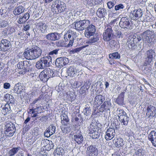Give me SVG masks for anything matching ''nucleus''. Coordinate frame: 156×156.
<instances>
[{"mask_svg":"<svg viewBox=\"0 0 156 156\" xmlns=\"http://www.w3.org/2000/svg\"><path fill=\"white\" fill-rule=\"evenodd\" d=\"M141 36L144 41L147 43L149 46L156 42V38L153 31L147 30L141 34Z\"/></svg>","mask_w":156,"mask_h":156,"instance_id":"f257e3e1","label":"nucleus"},{"mask_svg":"<svg viewBox=\"0 0 156 156\" xmlns=\"http://www.w3.org/2000/svg\"><path fill=\"white\" fill-rule=\"evenodd\" d=\"M51 58L50 56L41 58L36 64V67L39 69H43L49 67L51 63Z\"/></svg>","mask_w":156,"mask_h":156,"instance_id":"f03ea898","label":"nucleus"},{"mask_svg":"<svg viewBox=\"0 0 156 156\" xmlns=\"http://www.w3.org/2000/svg\"><path fill=\"white\" fill-rule=\"evenodd\" d=\"M89 133L90 136L94 139L98 138L100 135L101 130L96 125L90 124L89 126Z\"/></svg>","mask_w":156,"mask_h":156,"instance_id":"7ed1b4c3","label":"nucleus"},{"mask_svg":"<svg viewBox=\"0 0 156 156\" xmlns=\"http://www.w3.org/2000/svg\"><path fill=\"white\" fill-rule=\"evenodd\" d=\"M40 98L39 97L35 99L33 102L31 103L32 107L31 109H30L29 110L30 112H32V113H41V101H40Z\"/></svg>","mask_w":156,"mask_h":156,"instance_id":"20e7f679","label":"nucleus"},{"mask_svg":"<svg viewBox=\"0 0 156 156\" xmlns=\"http://www.w3.org/2000/svg\"><path fill=\"white\" fill-rule=\"evenodd\" d=\"M90 23L88 20H83L76 21L73 24L75 26V29L79 31L82 30L86 28Z\"/></svg>","mask_w":156,"mask_h":156,"instance_id":"39448f33","label":"nucleus"},{"mask_svg":"<svg viewBox=\"0 0 156 156\" xmlns=\"http://www.w3.org/2000/svg\"><path fill=\"white\" fill-rule=\"evenodd\" d=\"M156 55V53L154 49H150L147 50L145 53L146 57L144 65L147 66L148 64L149 65L153 61Z\"/></svg>","mask_w":156,"mask_h":156,"instance_id":"423d86ee","label":"nucleus"},{"mask_svg":"<svg viewBox=\"0 0 156 156\" xmlns=\"http://www.w3.org/2000/svg\"><path fill=\"white\" fill-rule=\"evenodd\" d=\"M120 27L124 29L131 30L133 28V24L126 17H122L120 20L119 23Z\"/></svg>","mask_w":156,"mask_h":156,"instance_id":"0eeeda50","label":"nucleus"},{"mask_svg":"<svg viewBox=\"0 0 156 156\" xmlns=\"http://www.w3.org/2000/svg\"><path fill=\"white\" fill-rule=\"evenodd\" d=\"M5 133L9 136H12L16 131L15 125L11 122L7 123L5 125Z\"/></svg>","mask_w":156,"mask_h":156,"instance_id":"6e6552de","label":"nucleus"},{"mask_svg":"<svg viewBox=\"0 0 156 156\" xmlns=\"http://www.w3.org/2000/svg\"><path fill=\"white\" fill-rule=\"evenodd\" d=\"M53 7H56L58 12L61 13L64 12L66 9V4L64 2L59 0H55L53 2Z\"/></svg>","mask_w":156,"mask_h":156,"instance_id":"1a4fd4ad","label":"nucleus"},{"mask_svg":"<svg viewBox=\"0 0 156 156\" xmlns=\"http://www.w3.org/2000/svg\"><path fill=\"white\" fill-rule=\"evenodd\" d=\"M11 47V42L7 39H2L0 43V51H9Z\"/></svg>","mask_w":156,"mask_h":156,"instance_id":"9d476101","label":"nucleus"},{"mask_svg":"<svg viewBox=\"0 0 156 156\" xmlns=\"http://www.w3.org/2000/svg\"><path fill=\"white\" fill-rule=\"evenodd\" d=\"M96 32V29L94 26L93 25H89L86 27L84 32L85 37L89 38L92 36H94Z\"/></svg>","mask_w":156,"mask_h":156,"instance_id":"9b49d317","label":"nucleus"},{"mask_svg":"<svg viewBox=\"0 0 156 156\" xmlns=\"http://www.w3.org/2000/svg\"><path fill=\"white\" fill-rule=\"evenodd\" d=\"M143 15L142 11L140 9H135L131 11L129 17L133 20H136L141 18Z\"/></svg>","mask_w":156,"mask_h":156,"instance_id":"f8f14e48","label":"nucleus"},{"mask_svg":"<svg viewBox=\"0 0 156 156\" xmlns=\"http://www.w3.org/2000/svg\"><path fill=\"white\" fill-rule=\"evenodd\" d=\"M97 148L93 145H90L87 147L86 151L87 156H97L98 154Z\"/></svg>","mask_w":156,"mask_h":156,"instance_id":"ddd939ff","label":"nucleus"},{"mask_svg":"<svg viewBox=\"0 0 156 156\" xmlns=\"http://www.w3.org/2000/svg\"><path fill=\"white\" fill-rule=\"evenodd\" d=\"M146 116L148 118H151L154 117H156V108L151 105L148 106L147 108Z\"/></svg>","mask_w":156,"mask_h":156,"instance_id":"4468645a","label":"nucleus"},{"mask_svg":"<svg viewBox=\"0 0 156 156\" xmlns=\"http://www.w3.org/2000/svg\"><path fill=\"white\" fill-rule=\"evenodd\" d=\"M47 25L42 22H40L35 24V29L40 30L43 34L47 32Z\"/></svg>","mask_w":156,"mask_h":156,"instance_id":"2eb2a0df","label":"nucleus"},{"mask_svg":"<svg viewBox=\"0 0 156 156\" xmlns=\"http://www.w3.org/2000/svg\"><path fill=\"white\" fill-rule=\"evenodd\" d=\"M69 62L68 58L66 57H60L56 59L55 64L58 68H62L67 64Z\"/></svg>","mask_w":156,"mask_h":156,"instance_id":"dca6fc26","label":"nucleus"},{"mask_svg":"<svg viewBox=\"0 0 156 156\" xmlns=\"http://www.w3.org/2000/svg\"><path fill=\"white\" fill-rule=\"evenodd\" d=\"M112 27L109 26L106 30L105 32L103 33V39L105 41H109L112 38Z\"/></svg>","mask_w":156,"mask_h":156,"instance_id":"f3484780","label":"nucleus"},{"mask_svg":"<svg viewBox=\"0 0 156 156\" xmlns=\"http://www.w3.org/2000/svg\"><path fill=\"white\" fill-rule=\"evenodd\" d=\"M34 59L38 58L41 55L42 50L39 47L34 46L30 49Z\"/></svg>","mask_w":156,"mask_h":156,"instance_id":"a211bd4d","label":"nucleus"},{"mask_svg":"<svg viewBox=\"0 0 156 156\" xmlns=\"http://www.w3.org/2000/svg\"><path fill=\"white\" fill-rule=\"evenodd\" d=\"M61 34L56 32L51 33L46 35V38L49 41H55L60 39Z\"/></svg>","mask_w":156,"mask_h":156,"instance_id":"6ab92c4d","label":"nucleus"},{"mask_svg":"<svg viewBox=\"0 0 156 156\" xmlns=\"http://www.w3.org/2000/svg\"><path fill=\"white\" fill-rule=\"evenodd\" d=\"M115 132L114 128H109L106 132L105 138L106 140H108L112 139L114 137Z\"/></svg>","mask_w":156,"mask_h":156,"instance_id":"aec40b11","label":"nucleus"},{"mask_svg":"<svg viewBox=\"0 0 156 156\" xmlns=\"http://www.w3.org/2000/svg\"><path fill=\"white\" fill-rule=\"evenodd\" d=\"M148 138L152 145L156 147V132L151 131L148 136Z\"/></svg>","mask_w":156,"mask_h":156,"instance_id":"412c9836","label":"nucleus"},{"mask_svg":"<svg viewBox=\"0 0 156 156\" xmlns=\"http://www.w3.org/2000/svg\"><path fill=\"white\" fill-rule=\"evenodd\" d=\"M25 90V88L23 84L20 83H18L15 84L13 91L15 93L20 94L22 92H23Z\"/></svg>","mask_w":156,"mask_h":156,"instance_id":"4be33fe9","label":"nucleus"},{"mask_svg":"<svg viewBox=\"0 0 156 156\" xmlns=\"http://www.w3.org/2000/svg\"><path fill=\"white\" fill-rule=\"evenodd\" d=\"M111 102L109 101L104 102L100 108L99 111L102 112L105 111L109 110L111 107Z\"/></svg>","mask_w":156,"mask_h":156,"instance_id":"5701e85b","label":"nucleus"},{"mask_svg":"<svg viewBox=\"0 0 156 156\" xmlns=\"http://www.w3.org/2000/svg\"><path fill=\"white\" fill-rule=\"evenodd\" d=\"M96 14L100 18H102L107 15L106 10L104 8H100L97 10Z\"/></svg>","mask_w":156,"mask_h":156,"instance_id":"b1692460","label":"nucleus"},{"mask_svg":"<svg viewBox=\"0 0 156 156\" xmlns=\"http://www.w3.org/2000/svg\"><path fill=\"white\" fill-rule=\"evenodd\" d=\"M79 72L78 70L72 66L69 67L67 71L68 75L71 77L76 76Z\"/></svg>","mask_w":156,"mask_h":156,"instance_id":"393cba45","label":"nucleus"},{"mask_svg":"<svg viewBox=\"0 0 156 156\" xmlns=\"http://www.w3.org/2000/svg\"><path fill=\"white\" fill-rule=\"evenodd\" d=\"M105 99L104 97L101 95H98L96 96L94 99V104L95 105H100L104 101Z\"/></svg>","mask_w":156,"mask_h":156,"instance_id":"a878e982","label":"nucleus"},{"mask_svg":"<svg viewBox=\"0 0 156 156\" xmlns=\"http://www.w3.org/2000/svg\"><path fill=\"white\" fill-rule=\"evenodd\" d=\"M4 100L8 102L7 103H9L12 105L14 104V98L12 95L9 94H6L4 96Z\"/></svg>","mask_w":156,"mask_h":156,"instance_id":"bb28decb","label":"nucleus"},{"mask_svg":"<svg viewBox=\"0 0 156 156\" xmlns=\"http://www.w3.org/2000/svg\"><path fill=\"white\" fill-rule=\"evenodd\" d=\"M74 139L76 142L80 144L82 143L83 138L82 134L80 133H76L74 136Z\"/></svg>","mask_w":156,"mask_h":156,"instance_id":"cd10ccee","label":"nucleus"},{"mask_svg":"<svg viewBox=\"0 0 156 156\" xmlns=\"http://www.w3.org/2000/svg\"><path fill=\"white\" fill-rule=\"evenodd\" d=\"M119 119L122 124L127 126L129 121V118L126 114L125 115H123V116H122Z\"/></svg>","mask_w":156,"mask_h":156,"instance_id":"c85d7f7f","label":"nucleus"},{"mask_svg":"<svg viewBox=\"0 0 156 156\" xmlns=\"http://www.w3.org/2000/svg\"><path fill=\"white\" fill-rule=\"evenodd\" d=\"M25 9L22 6H19L16 7L13 10V13L15 15L21 14L24 12Z\"/></svg>","mask_w":156,"mask_h":156,"instance_id":"c756f323","label":"nucleus"},{"mask_svg":"<svg viewBox=\"0 0 156 156\" xmlns=\"http://www.w3.org/2000/svg\"><path fill=\"white\" fill-rule=\"evenodd\" d=\"M123 140L121 138H115L114 140L113 143L117 147H119L122 146L124 144Z\"/></svg>","mask_w":156,"mask_h":156,"instance_id":"7c9ffc66","label":"nucleus"},{"mask_svg":"<svg viewBox=\"0 0 156 156\" xmlns=\"http://www.w3.org/2000/svg\"><path fill=\"white\" fill-rule=\"evenodd\" d=\"M30 16L28 13H25L23 16L20 17L18 22L20 24L23 23L25 22L29 18Z\"/></svg>","mask_w":156,"mask_h":156,"instance_id":"2f4dec72","label":"nucleus"},{"mask_svg":"<svg viewBox=\"0 0 156 156\" xmlns=\"http://www.w3.org/2000/svg\"><path fill=\"white\" fill-rule=\"evenodd\" d=\"M136 44L137 43L135 42L134 40L132 38L129 40H128L127 44L129 49H133L136 47Z\"/></svg>","mask_w":156,"mask_h":156,"instance_id":"473e14b6","label":"nucleus"},{"mask_svg":"<svg viewBox=\"0 0 156 156\" xmlns=\"http://www.w3.org/2000/svg\"><path fill=\"white\" fill-rule=\"evenodd\" d=\"M66 98L69 101L72 102L74 101L76 98L74 94L70 91L67 92L66 93Z\"/></svg>","mask_w":156,"mask_h":156,"instance_id":"72a5a7b5","label":"nucleus"},{"mask_svg":"<svg viewBox=\"0 0 156 156\" xmlns=\"http://www.w3.org/2000/svg\"><path fill=\"white\" fill-rule=\"evenodd\" d=\"M23 55L24 57H25L27 59H34L30 49L28 50L25 51L23 53Z\"/></svg>","mask_w":156,"mask_h":156,"instance_id":"f704fd0d","label":"nucleus"},{"mask_svg":"<svg viewBox=\"0 0 156 156\" xmlns=\"http://www.w3.org/2000/svg\"><path fill=\"white\" fill-rule=\"evenodd\" d=\"M124 93V92H122L116 100L117 103L119 105H121L123 104Z\"/></svg>","mask_w":156,"mask_h":156,"instance_id":"c9c22d12","label":"nucleus"},{"mask_svg":"<svg viewBox=\"0 0 156 156\" xmlns=\"http://www.w3.org/2000/svg\"><path fill=\"white\" fill-rule=\"evenodd\" d=\"M42 81H47L48 79L45 70H44L40 73L39 74V79Z\"/></svg>","mask_w":156,"mask_h":156,"instance_id":"e433bc0d","label":"nucleus"},{"mask_svg":"<svg viewBox=\"0 0 156 156\" xmlns=\"http://www.w3.org/2000/svg\"><path fill=\"white\" fill-rule=\"evenodd\" d=\"M24 69L25 71L26 72H28L30 71L31 69V63L30 61H24Z\"/></svg>","mask_w":156,"mask_h":156,"instance_id":"4c0bfd02","label":"nucleus"},{"mask_svg":"<svg viewBox=\"0 0 156 156\" xmlns=\"http://www.w3.org/2000/svg\"><path fill=\"white\" fill-rule=\"evenodd\" d=\"M99 40V37L96 35H94L93 37H91L86 43L87 44H89L91 45L93 43L97 42Z\"/></svg>","mask_w":156,"mask_h":156,"instance_id":"58836bf2","label":"nucleus"},{"mask_svg":"<svg viewBox=\"0 0 156 156\" xmlns=\"http://www.w3.org/2000/svg\"><path fill=\"white\" fill-rule=\"evenodd\" d=\"M20 149V147H13L8 152V154L9 156H14Z\"/></svg>","mask_w":156,"mask_h":156,"instance_id":"ea45409f","label":"nucleus"},{"mask_svg":"<svg viewBox=\"0 0 156 156\" xmlns=\"http://www.w3.org/2000/svg\"><path fill=\"white\" fill-rule=\"evenodd\" d=\"M61 119L62 124L64 125H66L69 120L68 116L65 114H62L61 115Z\"/></svg>","mask_w":156,"mask_h":156,"instance_id":"a19ab883","label":"nucleus"},{"mask_svg":"<svg viewBox=\"0 0 156 156\" xmlns=\"http://www.w3.org/2000/svg\"><path fill=\"white\" fill-rule=\"evenodd\" d=\"M2 111L5 114L10 113L11 111L10 105L8 103L6 104L2 108Z\"/></svg>","mask_w":156,"mask_h":156,"instance_id":"79ce46f5","label":"nucleus"},{"mask_svg":"<svg viewBox=\"0 0 156 156\" xmlns=\"http://www.w3.org/2000/svg\"><path fill=\"white\" fill-rule=\"evenodd\" d=\"M109 57L110 58L113 59H119L120 58V54L118 52H115L110 54Z\"/></svg>","mask_w":156,"mask_h":156,"instance_id":"37998d69","label":"nucleus"},{"mask_svg":"<svg viewBox=\"0 0 156 156\" xmlns=\"http://www.w3.org/2000/svg\"><path fill=\"white\" fill-rule=\"evenodd\" d=\"M88 44L86 45L81 47L73 49L70 51V53L71 54H74L76 53H78L79 52L83 49L88 46Z\"/></svg>","mask_w":156,"mask_h":156,"instance_id":"c03bdc74","label":"nucleus"},{"mask_svg":"<svg viewBox=\"0 0 156 156\" xmlns=\"http://www.w3.org/2000/svg\"><path fill=\"white\" fill-rule=\"evenodd\" d=\"M116 113L119 119L122 116H123V115H125L127 114L123 110L119 108H117Z\"/></svg>","mask_w":156,"mask_h":156,"instance_id":"a18cd8bd","label":"nucleus"},{"mask_svg":"<svg viewBox=\"0 0 156 156\" xmlns=\"http://www.w3.org/2000/svg\"><path fill=\"white\" fill-rule=\"evenodd\" d=\"M73 34V32L70 30L66 34L64 35V38L66 41L70 39Z\"/></svg>","mask_w":156,"mask_h":156,"instance_id":"49530a36","label":"nucleus"},{"mask_svg":"<svg viewBox=\"0 0 156 156\" xmlns=\"http://www.w3.org/2000/svg\"><path fill=\"white\" fill-rule=\"evenodd\" d=\"M44 70L48 79L50 78L53 77L54 76V75H53L54 74L53 71L50 68H49Z\"/></svg>","mask_w":156,"mask_h":156,"instance_id":"de8ad7c7","label":"nucleus"},{"mask_svg":"<svg viewBox=\"0 0 156 156\" xmlns=\"http://www.w3.org/2000/svg\"><path fill=\"white\" fill-rule=\"evenodd\" d=\"M71 126L70 125L65 126L62 129V130L64 133H68L71 130Z\"/></svg>","mask_w":156,"mask_h":156,"instance_id":"09e8293b","label":"nucleus"},{"mask_svg":"<svg viewBox=\"0 0 156 156\" xmlns=\"http://www.w3.org/2000/svg\"><path fill=\"white\" fill-rule=\"evenodd\" d=\"M50 132L51 134H53L55 133V127L53 125H50L47 129Z\"/></svg>","mask_w":156,"mask_h":156,"instance_id":"8fccbe9b","label":"nucleus"},{"mask_svg":"<svg viewBox=\"0 0 156 156\" xmlns=\"http://www.w3.org/2000/svg\"><path fill=\"white\" fill-rule=\"evenodd\" d=\"M143 151L142 149H140L136 151L133 156H143Z\"/></svg>","mask_w":156,"mask_h":156,"instance_id":"3c124183","label":"nucleus"},{"mask_svg":"<svg viewBox=\"0 0 156 156\" xmlns=\"http://www.w3.org/2000/svg\"><path fill=\"white\" fill-rule=\"evenodd\" d=\"M90 107L87 105H86L85 106L84 110V114L86 115H90Z\"/></svg>","mask_w":156,"mask_h":156,"instance_id":"603ef678","label":"nucleus"},{"mask_svg":"<svg viewBox=\"0 0 156 156\" xmlns=\"http://www.w3.org/2000/svg\"><path fill=\"white\" fill-rule=\"evenodd\" d=\"M82 85V82L79 81H75L73 84H72V86L73 88L76 89Z\"/></svg>","mask_w":156,"mask_h":156,"instance_id":"864d4df0","label":"nucleus"},{"mask_svg":"<svg viewBox=\"0 0 156 156\" xmlns=\"http://www.w3.org/2000/svg\"><path fill=\"white\" fill-rule=\"evenodd\" d=\"M30 77L33 78L34 80H38L39 74L38 73L35 72L34 73H30L29 75Z\"/></svg>","mask_w":156,"mask_h":156,"instance_id":"5fc2aeb1","label":"nucleus"},{"mask_svg":"<svg viewBox=\"0 0 156 156\" xmlns=\"http://www.w3.org/2000/svg\"><path fill=\"white\" fill-rule=\"evenodd\" d=\"M64 150L62 148H59L56 149L55 154V156H59L62 155L63 153Z\"/></svg>","mask_w":156,"mask_h":156,"instance_id":"6e6d98bb","label":"nucleus"},{"mask_svg":"<svg viewBox=\"0 0 156 156\" xmlns=\"http://www.w3.org/2000/svg\"><path fill=\"white\" fill-rule=\"evenodd\" d=\"M140 20L142 22H149L151 21L152 20L149 16H145L143 17H141Z\"/></svg>","mask_w":156,"mask_h":156,"instance_id":"4d7b16f0","label":"nucleus"},{"mask_svg":"<svg viewBox=\"0 0 156 156\" xmlns=\"http://www.w3.org/2000/svg\"><path fill=\"white\" fill-rule=\"evenodd\" d=\"M48 142H49L48 144L45 146V147L47 150H49L53 148L54 145L51 141L50 142L48 141Z\"/></svg>","mask_w":156,"mask_h":156,"instance_id":"13d9d810","label":"nucleus"},{"mask_svg":"<svg viewBox=\"0 0 156 156\" xmlns=\"http://www.w3.org/2000/svg\"><path fill=\"white\" fill-rule=\"evenodd\" d=\"M124 8V5L122 4H120L116 5L115 7V10H118L121 9H123Z\"/></svg>","mask_w":156,"mask_h":156,"instance_id":"bf43d9fd","label":"nucleus"},{"mask_svg":"<svg viewBox=\"0 0 156 156\" xmlns=\"http://www.w3.org/2000/svg\"><path fill=\"white\" fill-rule=\"evenodd\" d=\"M107 5L108 8L109 9L112 8L115 5L113 1H109L107 2Z\"/></svg>","mask_w":156,"mask_h":156,"instance_id":"052dcab7","label":"nucleus"},{"mask_svg":"<svg viewBox=\"0 0 156 156\" xmlns=\"http://www.w3.org/2000/svg\"><path fill=\"white\" fill-rule=\"evenodd\" d=\"M24 62H20L17 65V67L20 69H24Z\"/></svg>","mask_w":156,"mask_h":156,"instance_id":"680f3d73","label":"nucleus"},{"mask_svg":"<svg viewBox=\"0 0 156 156\" xmlns=\"http://www.w3.org/2000/svg\"><path fill=\"white\" fill-rule=\"evenodd\" d=\"M86 90V87H85V86H83L81 87V88L79 90V92L81 94H83L85 92Z\"/></svg>","mask_w":156,"mask_h":156,"instance_id":"e2e57ef3","label":"nucleus"},{"mask_svg":"<svg viewBox=\"0 0 156 156\" xmlns=\"http://www.w3.org/2000/svg\"><path fill=\"white\" fill-rule=\"evenodd\" d=\"M57 46L58 47H62L64 46L63 42L62 40H59L56 42Z\"/></svg>","mask_w":156,"mask_h":156,"instance_id":"0e129e2a","label":"nucleus"},{"mask_svg":"<svg viewBox=\"0 0 156 156\" xmlns=\"http://www.w3.org/2000/svg\"><path fill=\"white\" fill-rule=\"evenodd\" d=\"M59 50V49H56L51 51L49 53V55H57L58 53V51Z\"/></svg>","mask_w":156,"mask_h":156,"instance_id":"69168bd1","label":"nucleus"},{"mask_svg":"<svg viewBox=\"0 0 156 156\" xmlns=\"http://www.w3.org/2000/svg\"><path fill=\"white\" fill-rule=\"evenodd\" d=\"M8 24L7 21L3 20L0 23V26L2 27H5Z\"/></svg>","mask_w":156,"mask_h":156,"instance_id":"338daca9","label":"nucleus"},{"mask_svg":"<svg viewBox=\"0 0 156 156\" xmlns=\"http://www.w3.org/2000/svg\"><path fill=\"white\" fill-rule=\"evenodd\" d=\"M44 134L45 136L47 137H50L52 135L51 134L50 132H49V131L47 129L44 132Z\"/></svg>","mask_w":156,"mask_h":156,"instance_id":"774afa93","label":"nucleus"}]
</instances>
